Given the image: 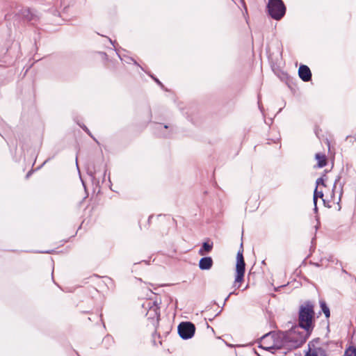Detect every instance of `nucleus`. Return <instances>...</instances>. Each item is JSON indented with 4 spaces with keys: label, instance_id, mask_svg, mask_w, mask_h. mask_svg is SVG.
<instances>
[{
    "label": "nucleus",
    "instance_id": "nucleus-1",
    "mask_svg": "<svg viewBox=\"0 0 356 356\" xmlns=\"http://www.w3.org/2000/svg\"><path fill=\"white\" fill-rule=\"evenodd\" d=\"M261 341V344L259 347L266 350L285 348L284 332H269L264 335Z\"/></svg>",
    "mask_w": 356,
    "mask_h": 356
},
{
    "label": "nucleus",
    "instance_id": "nucleus-2",
    "mask_svg": "<svg viewBox=\"0 0 356 356\" xmlns=\"http://www.w3.org/2000/svg\"><path fill=\"white\" fill-rule=\"evenodd\" d=\"M314 316V305L307 302L301 305L299 310V325L307 332L312 329V320Z\"/></svg>",
    "mask_w": 356,
    "mask_h": 356
},
{
    "label": "nucleus",
    "instance_id": "nucleus-3",
    "mask_svg": "<svg viewBox=\"0 0 356 356\" xmlns=\"http://www.w3.org/2000/svg\"><path fill=\"white\" fill-rule=\"evenodd\" d=\"M298 327H294L288 332H284V347L289 349L297 348L301 346L307 340L309 332H300Z\"/></svg>",
    "mask_w": 356,
    "mask_h": 356
},
{
    "label": "nucleus",
    "instance_id": "nucleus-4",
    "mask_svg": "<svg viewBox=\"0 0 356 356\" xmlns=\"http://www.w3.org/2000/svg\"><path fill=\"white\" fill-rule=\"evenodd\" d=\"M267 10L271 18L280 20L286 13V6L282 0H268Z\"/></svg>",
    "mask_w": 356,
    "mask_h": 356
},
{
    "label": "nucleus",
    "instance_id": "nucleus-5",
    "mask_svg": "<svg viewBox=\"0 0 356 356\" xmlns=\"http://www.w3.org/2000/svg\"><path fill=\"white\" fill-rule=\"evenodd\" d=\"M245 264L243 258V248L241 246L236 255V275L235 277V282H241L243 280L245 274Z\"/></svg>",
    "mask_w": 356,
    "mask_h": 356
},
{
    "label": "nucleus",
    "instance_id": "nucleus-6",
    "mask_svg": "<svg viewBox=\"0 0 356 356\" xmlns=\"http://www.w3.org/2000/svg\"><path fill=\"white\" fill-rule=\"evenodd\" d=\"M195 332V325L191 322H182L178 326V333L183 339H188L193 337Z\"/></svg>",
    "mask_w": 356,
    "mask_h": 356
},
{
    "label": "nucleus",
    "instance_id": "nucleus-7",
    "mask_svg": "<svg viewBox=\"0 0 356 356\" xmlns=\"http://www.w3.org/2000/svg\"><path fill=\"white\" fill-rule=\"evenodd\" d=\"M149 310L147 312V316L149 319H152L153 322H158L159 318V307L155 302L148 301L147 302Z\"/></svg>",
    "mask_w": 356,
    "mask_h": 356
},
{
    "label": "nucleus",
    "instance_id": "nucleus-8",
    "mask_svg": "<svg viewBox=\"0 0 356 356\" xmlns=\"http://www.w3.org/2000/svg\"><path fill=\"white\" fill-rule=\"evenodd\" d=\"M20 16L27 22L32 23L36 22L39 19L35 12L28 8H23L20 10Z\"/></svg>",
    "mask_w": 356,
    "mask_h": 356
},
{
    "label": "nucleus",
    "instance_id": "nucleus-9",
    "mask_svg": "<svg viewBox=\"0 0 356 356\" xmlns=\"http://www.w3.org/2000/svg\"><path fill=\"white\" fill-rule=\"evenodd\" d=\"M298 74L300 78L303 81H309L312 79V72L308 66L302 65L300 66L298 70Z\"/></svg>",
    "mask_w": 356,
    "mask_h": 356
},
{
    "label": "nucleus",
    "instance_id": "nucleus-10",
    "mask_svg": "<svg viewBox=\"0 0 356 356\" xmlns=\"http://www.w3.org/2000/svg\"><path fill=\"white\" fill-rule=\"evenodd\" d=\"M213 261L211 257H203L200 260L199 267L201 270H209L212 267Z\"/></svg>",
    "mask_w": 356,
    "mask_h": 356
},
{
    "label": "nucleus",
    "instance_id": "nucleus-11",
    "mask_svg": "<svg viewBox=\"0 0 356 356\" xmlns=\"http://www.w3.org/2000/svg\"><path fill=\"white\" fill-rule=\"evenodd\" d=\"M305 356H326V353L323 348H316L310 350Z\"/></svg>",
    "mask_w": 356,
    "mask_h": 356
},
{
    "label": "nucleus",
    "instance_id": "nucleus-12",
    "mask_svg": "<svg viewBox=\"0 0 356 356\" xmlns=\"http://www.w3.org/2000/svg\"><path fill=\"white\" fill-rule=\"evenodd\" d=\"M316 159L318 161L317 167L323 168L327 165L326 156L324 154L317 153L315 156Z\"/></svg>",
    "mask_w": 356,
    "mask_h": 356
},
{
    "label": "nucleus",
    "instance_id": "nucleus-13",
    "mask_svg": "<svg viewBox=\"0 0 356 356\" xmlns=\"http://www.w3.org/2000/svg\"><path fill=\"white\" fill-rule=\"evenodd\" d=\"M320 305H321V308L323 314H325V316L327 318L330 317V309L327 307V305H326L325 302L323 301V300L320 301Z\"/></svg>",
    "mask_w": 356,
    "mask_h": 356
},
{
    "label": "nucleus",
    "instance_id": "nucleus-14",
    "mask_svg": "<svg viewBox=\"0 0 356 356\" xmlns=\"http://www.w3.org/2000/svg\"><path fill=\"white\" fill-rule=\"evenodd\" d=\"M323 197V193L322 191H318L317 190V186L316 187L314 193V203L315 204V209H316V202L318 197L322 198Z\"/></svg>",
    "mask_w": 356,
    "mask_h": 356
},
{
    "label": "nucleus",
    "instance_id": "nucleus-15",
    "mask_svg": "<svg viewBox=\"0 0 356 356\" xmlns=\"http://www.w3.org/2000/svg\"><path fill=\"white\" fill-rule=\"evenodd\" d=\"M213 246H202V248L199 250V253L201 255H206L209 252H210L212 250Z\"/></svg>",
    "mask_w": 356,
    "mask_h": 356
},
{
    "label": "nucleus",
    "instance_id": "nucleus-16",
    "mask_svg": "<svg viewBox=\"0 0 356 356\" xmlns=\"http://www.w3.org/2000/svg\"><path fill=\"white\" fill-rule=\"evenodd\" d=\"M343 356H356V348L350 347L345 351Z\"/></svg>",
    "mask_w": 356,
    "mask_h": 356
},
{
    "label": "nucleus",
    "instance_id": "nucleus-17",
    "mask_svg": "<svg viewBox=\"0 0 356 356\" xmlns=\"http://www.w3.org/2000/svg\"><path fill=\"white\" fill-rule=\"evenodd\" d=\"M33 252H37V253H47V254H51V253H53L55 251L54 250H35V251H33Z\"/></svg>",
    "mask_w": 356,
    "mask_h": 356
},
{
    "label": "nucleus",
    "instance_id": "nucleus-18",
    "mask_svg": "<svg viewBox=\"0 0 356 356\" xmlns=\"http://www.w3.org/2000/svg\"><path fill=\"white\" fill-rule=\"evenodd\" d=\"M316 184L317 186L319 184H322V185L325 186L324 180H323V177H320V178L317 179L316 181Z\"/></svg>",
    "mask_w": 356,
    "mask_h": 356
},
{
    "label": "nucleus",
    "instance_id": "nucleus-19",
    "mask_svg": "<svg viewBox=\"0 0 356 356\" xmlns=\"http://www.w3.org/2000/svg\"><path fill=\"white\" fill-rule=\"evenodd\" d=\"M201 245H213V242L211 241V240L209 238H207L204 241H203Z\"/></svg>",
    "mask_w": 356,
    "mask_h": 356
},
{
    "label": "nucleus",
    "instance_id": "nucleus-20",
    "mask_svg": "<svg viewBox=\"0 0 356 356\" xmlns=\"http://www.w3.org/2000/svg\"><path fill=\"white\" fill-rule=\"evenodd\" d=\"M340 179H341V177H340V176H338V177H337V179H335V181H334V188H336L337 184V182H339V181Z\"/></svg>",
    "mask_w": 356,
    "mask_h": 356
},
{
    "label": "nucleus",
    "instance_id": "nucleus-21",
    "mask_svg": "<svg viewBox=\"0 0 356 356\" xmlns=\"http://www.w3.org/2000/svg\"><path fill=\"white\" fill-rule=\"evenodd\" d=\"M83 130H84L86 133H88L89 135H91V134H90V131H89V129H88L86 126H83Z\"/></svg>",
    "mask_w": 356,
    "mask_h": 356
},
{
    "label": "nucleus",
    "instance_id": "nucleus-22",
    "mask_svg": "<svg viewBox=\"0 0 356 356\" xmlns=\"http://www.w3.org/2000/svg\"><path fill=\"white\" fill-rule=\"evenodd\" d=\"M153 79L159 85L162 86V83L158 79H156V78H153Z\"/></svg>",
    "mask_w": 356,
    "mask_h": 356
},
{
    "label": "nucleus",
    "instance_id": "nucleus-23",
    "mask_svg": "<svg viewBox=\"0 0 356 356\" xmlns=\"http://www.w3.org/2000/svg\"><path fill=\"white\" fill-rule=\"evenodd\" d=\"M31 173H32V172H31V171H29V172L26 174V179H28V178L31 176Z\"/></svg>",
    "mask_w": 356,
    "mask_h": 356
},
{
    "label": "nucleus",
    "instance_id": "nucleus-24",
    "mask_svg": "<svg viewBox=\"0 0 356 356\" xmlns=\"http://www.w3.org/2000/svg\"><path fill=\"white\" fill-rule=\"evenodd\" d=\"M168 256H169V257H172V256H173V254H168Z\"/></svg>",
    "mask_w": 356,
    "mask_h": 356
},
{
    "label": "nucleus",
    "instance_id": "nucleus-25",
    "mask_svg": "<svg viewBox=\"0 0 356 356\" xmlns=\"http://www.w3.org/2000/svg\"><path fill=\"white\" fill-rule=\"evenodd\" d=\"M164 128L167 129V128H168V126H167V125H165V126H164Z\"/></svg>",
    "mask_w": 356,
    "mask_h": 356
}]
</instances>
